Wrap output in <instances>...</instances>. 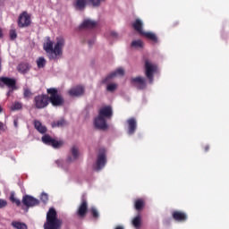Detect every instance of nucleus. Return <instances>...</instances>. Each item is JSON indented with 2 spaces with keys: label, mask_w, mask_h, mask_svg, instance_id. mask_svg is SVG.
I'll return each mask as SVG.
<instances>
[{
  "label": "nucleus",
  "mask_w": 229,
  "mask_h": 229,
  "mask_svg": "<svg viewBox=\"0 0 229 229\" xmlns=\"http://www.w3.org/2000/svg\"><path fill=\"white\" fill-rule=\"evenodd\" d=\"M65 46V40L64 38L57 39V42L53 48V42L51 38H47V42L43 45V49L47 54L49 60H56L60 56H62L63 51L62 49Z\"/></svg>",
  "instance_id": "1"
},
{
  "label": "nucleus",
  "mask_w": 229,
  "mask_h": 229,
  "mask_svg": "<svg viewBox=\"0 0 229 229\" xmlns=\"http://www.w3.org/2000/svg\"><path fill=\"white\" fill-rule=\"evenodd\" d=\"M57 216L55 208H49L47 213V222L44 224V229H61L64 223L61 219H58Z\"/></svg>",
  "instance_id": "2"
},
{
  "label": "nucleus",
  "mask_w": 229,
  "mask_h": 229,
  "mask_svg": "<svg viewBox=\"0 0 229 229\" xmlns=\"http://www.w3.org/2000/svg\"><path fill=\"white\" fill-rule=\"evenodd\" d=\"M47 94L50 95L48 97V103L50 102L53 106H62L65 103L64 100V97L58 94V89L52 88L47 89Z\"/></svg>",
  "instance_id": "3"
},
{
  "label": "nucleus",
  "mask_w": 229,
  "mask_h": 229,
  "mask_svg": "<svg viewBox=\"0 0 229 229\" xmlns=\"http://www.w3.org/2000/svg\"><path fill=\"white\" fill-rule=\"evenodd\" d=\"M33 104L37 109H44L49 106V96L46 94L38 95L34 98Z\"/></svg>",
  "instance_id": "4"
},
{
  "label": "nucleus",
  "mask_w": 229,
  "mask_h": 229,
  "mask_svg": "<svg viewBox=\"0 0 229 229\" xmlns=\"http://www.w3.org/2000/svg\"><path fill=\"white\" fill-rule=\"evenodd\" d=\"M157 71V66L150 63L148 59L145 60V75L149 83L152 84L154 81V73Z\"/></svg>",
  "instance_id": "5"
},
{
  "label": "nucleus",
  "mask_w": 229,
  "mask_h": 229,
  "mask_svg": "<svg viewBox=\"0 0 229 229\" xmlns=\"http://www.w3.org/2000/svg\"><path fill=\"white\" fill-rule=\"evenodd\" d=\"M30 25H31V16L30 14H28L27 11H24L19 16L18 27L28 28Z\"/></svg>",
  "instance_id": "6"
},
{
  "label": "nucleus",
  "mask_w": 229,
  "mask_h": 229,
  "mask_svg": "<svg viewBox=\"0 0 229 229\" xmlns=\"http://www.w3.org/2000/svg\"><path fill=\"white\" fill-rule=\"evenodd\" d=\"M43 143H45L46 145L48 146H52L55 148H62V146L64 145V140H56L53 138H51V136L46 134L41 138Z\"/></svg>",
  "instance_id": "7"
},
{
  "label": "nucleus",
  "mask_w": 229,
  "mask_h": 229,
  "mask_svg": "<svg viewBox=\"0 0 229 229\" xmlns=\"http://www.w3.org/2000/svg\"><path fill=\"white\" fill-rule=\"evenodd\" d=\"M89 211V202L85 196H82L81 202L77 209V216L81 218H85L87 212Z\"/></svg>",
  "instance_id": "8"
},
{
  "label": "nucleus",
  "mask_w": 229,
  "mask_h": 229,
  "mask_svg": "<svg viewBox=\"0 0 229 229\" xmlns=\"http://www.w3.org/2000/svg\"><path fill=\"white\" fill-rule=\"evenodd\" d=\"M106 165V153L104 149L99 150V153L97 157V163L95 170L100 171L104 166Z\"/></svg>",
  "instance_id": "9"
},
{
  "label": "nucleus",
  "mask_w": 229,
  "mask_h": 229,
  "mask_svg": "<svg viewBox=\"0 0 229 229\" xmlns=\"http://www.w3.org/2000/svg\"><path fill=\"white\" fill-rule=\"evenodd\" d=\"M131 84L138 90H144L147 89L146 79L143 77H135L131 79Z\"/></svg>",
  "instance_id": "10"
},
{
  "label": "nucleus",
  "mask_w": 229,
  "mask_h": 229,
  "mask_svg": "<svg viewBox=\"0 0 229 229\" xmlns=\"http://www.w3.org/2000/svg\"><path fill=\"white\" fill-rule=\"evenodd\" d=\"M21 203L23 206L26 207L27 211H28L29 208H33L35 206L40 205V200L33 198L32 196L25 195L22 197Z\"/></svg>",
  "instance_id": "11"
},
{
  "label": "nucleus",
  "mask_w": 229,
  "mask_h": 229,
  "mask_svg": "<svg viewBox=\"0 0 229 229\" xmlns=\"http://www.w3.org/2000/svg\"><path fill=\"white\" fill-rule=\"evenodd\" d=\"M98 116L104 119H112L114 116V110L112 109V106H106L99 109Z\"/></svg>",
  "instance_id": "12"
},
{
  "label": "nucleus",
  "mask_w": 229,
  "mask_h": 229,
  "mask_svg": "<svg viewBox=\"0 0 229 229\" xmlns=\"http://www.w3.org/2000/svg\"><path fill=\"white\" fill-rule=\"evenodd\" d=\"M2 83L7 86L9 89H17V81L14 79L8 77H0V86Z\"/></svg>",
  "instance_id": "13"
},
{
  "label": "nucleus",
  "mask_w": 229,
  "mask_h": 229,
  "mask_svg": "<svg viewBox=\"0 0 229 229\" xmlns=\"http://www.w3.org/2000/svg\"><path fill=\"white\" fill-rule=\"evenodd\" d=\"M94 125L98 130H106L108 128V124H106V119L98 115L95 118Z\"/></svg>",
  "instance_id": "14"
},
{
  "label": "nucleus",
  "mask_w": 229,
  "mask_h": 229,
  "mask_svg": "<svg viewBox=\"0 0 229 229\" xmlns=\"http://www.w3.org/2000/svg\"><path fill=\"white\" fill-rule=\"evenodd\" d=\"M84 93L85 89L81 86L73 87L68 91V94L72 97H81Z\"/></svg>",
  "instance_id": "15"
},
{
  "label": "nucleus",
  "mask_w": 229,
  "mask_h": 229,
  "mask_svg": "<svg viewBox=\"0 0 229 229\" xmlns=\"http://www.w3.org/2000/svg\"><path fill=\"white\" fill-rule=\"evenodd\" d=\"M117 75L123 76L124 71L123 69H117L115 72H112L106 79H104L102 81V83L106 84V83L110 82V81L112 79L115 78V76H117Z\"/></svg>",
  "instance_id": "16"
},
{
  "label": "nucleus",
  "mask_w": 229,
  "mask_h": 229,
  "mask_svg": "<svg viewBox=\"0 0 229 229\" xmlns=\"http://www.w3.org/2000/svg\"><path fill=\"white\" fill-rule=\"evenodd\" d=\"M127 123H128V131H127L128 134L129 135L134 134L137 129V122L135 118H130L129 120H127Z\"/></svg>",
  "instance_id": "17"
},
{
  "label": "nucleus",
  "mask_w": 229,
  "mask_h": 229,
  "mask_svg": "<svg viewBox=\"0 0 229 229\" xmlns=\"http://www.w3.org/2000/svg\"><path fill=\"white\" fill-rule=\"evenodd\" d=\"M132 28L134 29V30H136L140 36H142V34L145 32L142 29H143V23L141 21V20H140L139 18H137L135 20V21H133L132 23Z\"/></svg>",
  "instance_id": "18"
},
{
  "label": "nucleus",
  "mask_w": 229,
  "mask_h": 229,
  "mask_svg": "<svg viewBox=\"0 0 229 229\" xmlns=\"http://www.w3.org/2000/svg\"><path fill=\"white\" fill-rule=\"evenodd\" d=\"M98 26V21H93V20H84V21L80 25V29H94Z\"/></svg>",
  "instance_id": "19"
},
{
  "label": "nucleus",
  "mask_w": 229,
  "mask_h": 229,
  "mask_svg": "<svg viewBox=\"0 0 229 229\" xmlns=\"http://www.w3.org/2000/svg\"><path fill=\"white\" fill-rule=\"evenodd\" d=\"M72 157H69L68 158H67V162L68 163H71V162H72V161H74V160H77L78 159V157H80V149L78 148V147H76V146H73L72 148Z\"/></svg>",
  "instance_id": "20"
},
{
  "label": "nucleus",
  "mask_w": 229,
  "mask_h": 229,
  "mask_svg": "<svg viewBox=\"0 0 229 229\" xmlns=\"http://www.w3.org/2000/svg\"><path fill=\"white\" fill-rule=\"evenodd\" d=\"M173 218L179 222H184L187 219V215L184 212L174 211L173 213Z\"/></svg>",
  "instance_id": "21"
},
{
  "label": "nucleus",
  "mask_w": 229,
  "mask_h": 229,
  "mask_svg": "<svg viewBox=\"0 0 229 229\" xmlns=\"http://www.w3.org/2000/svg\"><path fill=\"white\" fill-rule=\"evenodd\" d=\"M34 127L35 129L41 134H45L46 132H47V128L44 125H42V123H40V121L36 120L34 121Z\"/></svg>",
  "instance_id": "22"
},
{
  "label": "nucleus",
  "mask_w": 229,
  "mask_h": 229,
  "mask_svg": "<svg viewBox=\"0 0 229 229\" xmlns=\"http://www.w3.org/2000/svg\"><path fill=\"white\" fill-rule=\"evenodd\" d=\"M141 36L145 37L146 38L151 40L154 43H157V37L152 32H143Z\"/></svg>",
  "instance_id": "23"
},
{
  "label": "nucleus",
  "mask_w": 229,
  "mask_h": 229,
  "mask_svg": "<svg viewBox=\"0 0 229 229\" xmlns=\"http://www.w3.org/2000/svg\"><path fill=\"white\" fill-rule=\"evenodd\" d=\"M18 72L24 74L30 72V64H21L18 65Z\"/></svg>",
  "instance_id": "24"
},
{
  "label": "nucleus",
  "mask_w": 229,
  "mask_h": 229,
  "mask_svg": "<svg viewBox=\"0 0 229 229\" xmlns=\"http://www.w3.org/2000/svg\"><path fill=\"white\" fill-rule=\"evenodd\" d=\"M144 200L142 199H139L134 202V208L136 210L140 211L144 208Z\"/></svg>",
  "instance_id": "25"
},
{
  "label": "nucleus",
  "mask_w": 229,
  "mask_h": 229,
  "mask_svg": "<svg viewBox=\"0 0 229 229\" xmlns=\"http://www.w3.org/2000/svg\"><path fill=\"white\" fill-rule=\"evenodd\" d=\"M10 201L12 203H15L17 207H21V201L20 199H16L14 192H11Z\"/></svg>",
  "instance_id": "26"
},
{
  "label": "nucleus",
  "mask_w": 229,
  "mask_h": 229,
  "mask_svg": "<svg viewBox=\"0 0 229 229\" xmlns=\"http://www.w3.org/2000/svg\"><path fill=\"white\" fill-rule=\"evenodd\" d=\"M12 225L16 229H28V225L21 222H13Z\"/></svg>",
  "instance_id": "27"
},
{
  "label": "nucleus",
  "mask_w": 229,
  "mask_h": 229,
  "mask_svg": "<svg viewBox=\"0 0 229 229\" xmlns=\"http://www.w3.org/2000/svg\"><path fill=\"white\" fill-rule=\"evenodd\" d=\"M65 125V120L61 119L58 121H55L54 123H52V127L53 128H56V127H64Z\"/></svg>",
  "instance_id": "28"
},
{
  "label": "nucleus",
  "mask_w": 229,
  "mask_h": 229,
  "mask_svg": "<svg viewBox=\"0 0 229 229\" xmlns=\"http://www.w3.org/2000/svg\"><path fill=\"white\" fill-rule=\"evenodd\" d=\"M132 225L135 228H140L141 225V219L140 216H137L133 220H132Z\"/></svg>",
  "instance_id": "29"
},
{
  "label": "nucleus",
  "mask_w": 229,
  "mask_h": 229,
  "mask_svg": "<svg viewBox=\"0 0 229 229\" xmlns=\"http://www.w3.org/2000/svg\"><path fill=\"white\" fill-rule=\"evenodd\" d=\"M131 47L134 48H142L143 42L141 40H135L131 42Z\"/></svg>",
  "instance_id": "30"
},
{
  "label": "nucleus",
  "mask_w": 229,
  "mask_h": 229,
  "mask_svg": "<svg viewBox=\"0 0 229 229\" xmlns=\"http://www.w3.org/2000/svg\"><path fill=\"white\" fill-rule=\"evenodd\" d=\"M22 107H23V106H22L21 103H20V102H15V103L12 106L11 109H12V111H19V110L22 109Z\"/></svg>",
  "instance_id": "31"
},
{
  "label": "nucleus",
  "mask_w": 229,
  "mask_h": 229,
  "mask_svg": "<svg viewBox=\"0 0 229 229\" xmlns=\"http://www.w3.org/2000/svg\"><path fill=\"white\" fill-rule=\"evenodd\" d=\"M37 65L39 69L44 68L46 66V59H44V57H39L37 61Z\"/></svg>",
  "instance_id": "32"
},
{
  "label": "nucleus",
  "mask_w": 229,
  "mask_h": 229,
  "mask_svg": "<svg viewBox=\"0 0 229 229\" xmlns=\"http://www.w3.org/2000/svg\"><path fill=\"white\" fill-rule=\"evenodd\" d=\"M9 36L11 40H15L18 38L16 30H11L9 32Z\"/></svg>",
  "instance_id": "33"
},
{
  "label": "nucleus",
  "mask_w": 229,
  "mask_h": 229,
  "mask_svg": "<svg viewBox=\"0 0 229 229\" xmlns=\"http://www.w3.org/2000/svg\"><path fill=\"white\" fill-rule=\"evenodd\" d=\"M90 212H91L93 218H95V219L99 218V212H98V209H96V208H92L90 209Z\"/></svg>",
  "instance_id": "34"
},
{
  "label": "nucleus",
  "mask_w": 229,
  "mask_h": 229,
  "mask_svg": "<svg viewBox=\"0 0 229 229\" xmlns=\"http://www.w3.org/2000/svg\"><path fill=\"white\" fill-rule=\"evenodd\" d=\"M31 96H33V93H31V90L29 89H25L23 92L24 98H31Z\"/></svg>",
  "instance_id": "35"
},
{
  "label": "nucleus",
  "mask_w": 229,
  "mask_h": 229,
  "mask_svg": "<svg viewBox=\"0 0 229 229\" xmlns=\"http://www.w3.org/2000/svg\"><path fill=\"white\" fill-rule=\"evenodd\" d=\"M40 199L44 204H46L49 200V197L47 196V194L42 193L40 196Z\"/></svg>",
  "instance_id": "36"
},
{
  "label": "nucleus",
  "mask_w": 229,
  "mask_h": 229,
  "mask_svg": "<svg viewBox=\"0 0 229 229\" xmlns=\"http://www.w3.org/2000/svg\"><path fill=\"white\" fill-rule=\"evenodd\" d=\"M117 86L115 84H109L106 88L107 91L114 92L115 91Z\"/></svg>",
  "instance_id": "37"
},
{
  "label": "nucleus",
  "mask_w": 229,
  "mask_h": 229,
  "mask_svg": "<svg viewBox=\"0 0 229 229\" xmlns=\"http://www.w3.org/2000/svg\"><path fill=\"white\" fill-rule=\"evenodd\" d=\"M8 206V202L5 199H0V209Z\"/></svg>",
  "instance_id": "38"
},
{
  "label": "nucleus",
  "mask_w": 229,
  "mask_h": 229,
  "mask_svg": "<svg viewBox=\"0 0 229 229\" xmlns=\"http://www.w3.org/2000/svg\"><path fill=\"white\" fill-rule=\"evenodd\" d=\"M110 36L113 38H117L118 35L114 32V31H112L110 33Z\"/></svg>",
  "instance_id": "39"
},
{
  "label": "nucleus",
  "mask_w": 229,
  "mask_h": 229,
  "mask_svg": "<svg viewBox=\"0 0 229 229\" xmlns=\"http://www.w3.org/2000/svg\"><path fill=\"white\" fill-rule=\"evenodd\" d=\"M4 124L0 122V132H1L2 131H4Z\"/></svg>",
  "instance_id": "40"
},
{
  "label": "nucleus",
  "mask_w": 229,
  "mask_h": 229,
  "mask_svg": "<svg viewBox=\"0 0 229 229\" xmlns=\"http://www.w3.org/2000/svg\"><path fill=\"white\" fill-rule=\"evenodd\" d=\"M13 89H10L8 93H7V97H10L12 95V93H13Z\"/></svg>",
  "instance_id": "41"
},
{
  "label": "nucleus",
  "mask_w": 229,
  "mask_h": 229,
  "mask_svg": "<svg viewBox=\"0 0 229 229\" xmlns=\"http://www.w3.org/2000/svg\"><path fill=\"white\" fill-rule=\"evenodd\" d=\"M4 38V31L3 30L0 28V39H2Z\"/></svg>",
  "instance_id": "42"
},
{
  "label": "nucleus",
  "mask_w": 229,
  "mask_h": 229,
  "mask_svg": "<svg viewBox=\"0 0 229 229\" xmlns=\"http://www.w3.org/2000/svg\"><path fill=\"white\" fill-rule=\"evenodd\" d=\"M208 150H209V146L208 145L205 146L204 147V151L208 152Z\"/></svg>",
  "instance_id": "43"
},
{
  "label": "nucleus",
  "mask_w": 229,
  "mask_h": 229,
  "mask_svg": "<svg viewBox=\"0 0 229 229\" xmlns=\"http://www.w3.org/2000/svg\"><path fill=\"white\" fill-rule=\"evenodd\" d=\"M13 123H14V126H15V127H18V121H17V120H15V121L13 122Z\"/></svg>",
  "instance_id": "44"
},
{
  "label": "nucleus",
  "mask_w": 229,
  "mask_h": 229,
  "mask_svg": "<svg viewBox=\"0 0 229 229\" xmlns=\"http://www.w3.org/2000/svg\"><path fill=\"white\" fill-rule=\"evenodd\" d=\"M94 44V41H89V46L92 47V45Z\"/></svg>",
  "instance_id": "45"
},
{
  "label": "nucleus",
  "mask_w": 229,
  "mask_h": 229,
  "mask_svg": "<svg viewBox=\"0 0 229 229\" xmlns=\"http://www.w3.org/2000/svg\"><path fill=\"white\" fill-rule=\"evenodd\" d=\"M2 72V59L0 58V72Z\"/></svg>",
  "instance_id": "46"
},
{
  "label": "nucleus",
  "mask_w": 229,
  "mask_h": 229,
  "mask_svg": "<svg viewBox=\"0 0 229 229\" xmlns=\"http://www.w3.org/2000/svg\"><path fill=\"white\" fill-rule=\"evenodd\" d=\"M115 229H123V227L121 226V225H118V226L115 227Z\"/></svg>",
  "instance_id": "47"
},
{
  "label": "nucleus",
  "mask_w": 229,
  "mask_h": 229,
  "mask_svg": "<svg viewBox=\"0 0 229 229\" xmlns=\"http://www.w3.org/2000/svg\"><path fill=\"white\" fill-rule=\"evenodd\" d=\"M4 109L3 107L0 106V114L3 113Z\"/></svg>",
  "instance_id": "48"
}]
</instances>
